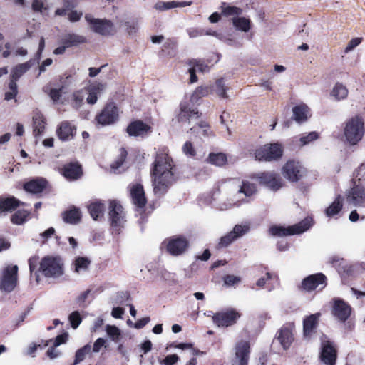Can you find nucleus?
Wrapping results in <instances>:
<instances>
[{"label": "nucleus", "instance_id": "nucleus-1", "mask_svg": "<svg viewBox=\"0 0 365 365\" xmlns=\"http://www.w3.org/2000/svg\"><path fill=\"white\" fill-rule=\"evenodd\" d=\"M175 165L167 153H158L151 169L152 185L156 195H164L175 180Z\"/></svg>", "mask_w": 365, "mask_h": 365}, {"label": "nucleus", "instance_id": "nucleus-2", "mask_svg": "<svg viewBox=\"0 0 365 365\" xmlns=\"http://www.w3.org/2000/svg\"><path fill=\"white\" fill-rule=\"evenodd\" d=\"M257 192L256 185L247 180L242 181L241 185L233 197L227 198L224 201L219 202L217 208L220 210H227L234 207H238L243 203L248 201L247 197H250Z\"/></svg>", "mask_w": 365, "mask_h": 365}, {"label": "nucleus", "instance_id": "nucleus-3", "mask_svg": "<svg viewBox=\"0 0 365 365\" xmlns=\"http://www.w3.org/2000/svg\"><path fill=\"white\" fill-rule=\"evenodd\" d=\"M364 133V123L360 117H353L344 123L343 140L346 145H357L362 140Z\"/></svg>", "mask_w": 365, "mask_h": 365}, {"label": "nucleus", "instance_id": "nucleus-4", "mask_svg": "<svg viewBox=\"0 0 365 365\" xmlns=\"http://www.w3.org/2000/svg\"><path fill=\"white\" fill-rule=\"evenodd\" d=\"M89 29L91 31L103 36H113L118 32V26L115 23L108 19L95 18L91 14L85 15Z\"/></svg>", "mask_w": 365, "mask_h": 365}, {"label": "nucleus", "instance_id": "nucleus-5", "mask_svg": "<svg viewBox=\"0 0 365 365\" xmlns=\"http://www.w3.org/2000/svg\"><path fill=\"white\" fill-rule=\"evenodd\" d=\"M313 225L312 217H307L297 224L291 226L274 225L269 228V232L273 236L284 237L299 235L308 230Z\"/></svg>", "mask_w": 365, "mask_h": 365}, {"label": "nucleus", "instance_id": "nucleus-6", "mask_svg": "<svg viewBox=\"0 0 365 365\" xmlns=\"http://www.w3.org/2000/svg\"><path fill=\"white\" fill-rule=\"evenodd\" d=\"M40 271L46 277H58L63 274V263L60 257H45L40 263Z\"/></svg>", "mask_w": 365, "mask_h": 365}, {"label": "nucleus", "instance_id": "nucleus-7", "mask_svg": "<svg viewBox=\"0 0 365 365\" xmlns=\"http://www.w3.org/2000/svg\"><path fill=\"white\" fill-rule=\"evenodd\" d=\"M283 154V148L278 143L265 144L256 149L255 158L259 161H272L279 159Z\"/></svg>", "mask_w": 365, "mask_h": 365}, {"label": "nucleus", "instance_id": "nucleus-8", "mask_svg": "<svg viewBox=\"0 0 365 365\" xmlns=\"http://www.w3.org/2000/svg\"><path fill=\"white\" fill-rule=\"evenodd\" d=\"M108 217L112 229L119 232L126 222L125 213L120 203L116 200H111L108 207Z\"/></svg>", "mask_w": 365, "mask_h": 365}, {"label": "nucleus", "instance_id": "nucleus-9", "mask_svg": "<svg viewBox=\"0 0 365 365\" xmlns=\"http://www.w3.org/2000/svg\"><path fill=\"white\" fill-rule=\"evenodd\" d=\"M18 282V266L8 265L0 274V289L10 292L16 287Z\"/></svg>", "mask_w": 365, "mask_h": 365}, {"label": "nucleus", "instance_id": "nucleus-10", "mask_svg": "<svg viewBox=\"0 0 365 365\" xmlns=\"http://www.w3.org/2000/svg\"><path fill=\"white\" fill-rule=\"evenodd\" d=\"M241 314L237 310L229 308L214 314L213 323L218 327H228L235 324Z\"/></svg>", "mask_w": 365, "mask_h": 365}, {"label": "nucleus", "instance_id": "nucleus-11", "mask_svg": "<svg viewBox=\"0 0 365 365\" xmlns=\"http://www.w3.org/2000/svg\"><path fill=\"white\" fill-rule=\"evenodd\" d=\"M282 173L286 179L294 182L306 174V169L299 162L289 160L282 167Z\"/></svg>", "mask_w": 365, "mask_h": 365}, {"label": "nucleus", "instance_id": "nucleus-12", "mask_svg": "<svg viewBox=\"0 0 365 365\" xmlns=\"http://www.w3.org/2000/svg\"><path fill=\"white\" fill-rule=\"evenodd\" d=\"M295 325L294 323L286 324L281 327L276 334V340L284 350H287L294 340Z\"/></svg>", "mask_w": 365, "mask_h": 365}, {"label": "nucleus", "instance_id": "nucleus-13", "mask_svg": "<svg viewBox=\"0 0 365 365\" xmlns=\"http://www.w3.org/2000/svg\"><path fill=\"white\" fill-rule=\"evenodd\" d=\"M166 250L173 256L182 255L188 247V241L184 237L175 236L165 240Z\"/></svg>", "mask_w": 365, "mask_h": 365}, {"label": "nucleus", "instance_id": "nucleus-14", "mask_svg": "<svg viewBox=\"0 0 365 365\" xmlns=\"http://www.w3.org/2000/svg\"><path fill=\"white\" fill-rule=\"evenodd\" d=\"M327 277L322 273L311 274L302 282V289L306 292L322 290L327 285Z\"/></svg>", "mask_w": 365, "mask_h": 365}, {"label": "nucleus", "instance_id": "nucleus-15", "mask_svg": "<svg viewBox=\"0 0 365 365\" xmlns=\"http://www.w3.org/2000/svg\"><path fill=\"white\" fill-rule=\"evenodd\" d=\"M337 351L329 340L323 339L321 343L320 360L324 365H335Z\"/></svg>", "mask_w": 365, "mask_h": 365}, {"label": "nucleus", "instance_id": "nucleus-16", "mask_svg": "<svg viewBox=\"0 0 365 365\" xmlns=\"http://www.w3.org/2000/svg\"><path fill=\"white\" fill-rule=\"evenodd\" d=\"M354 181L353 187L346 192V202L354 206L362 205L365 202V187Z\"/></svg>", "mask_w": 365, "mask_h": 365}, {"label": "nucleus", "instance_id": "nucleus-17", "mask_svg": "<svg viewBox=\"0 0 365 365\" xmlns=\"http://www.w3.org/2000/svg\"><path fill=\"white\" fill-rule=\"evenodd\" d=\"M250 346L248 341L241 340L235 346L233 365H247L250 358Z\"/></svg>", "mask_w": 365, "mask_h": 365}, {"label": "nucleus", "instance_id": "nucleus-18", "mask_svg": "<svg viewBox=\"0 0 365 365\" xmlns=\"http://www.w3.org/2000/svg\"><path fill=\"white\" fill-rule=\"evenodd\" d=\"M118 118V109L113 103H108L101 113L96 118L98 123L102 125H110Z\"/></svg>", "mask_w": 365, "mask_h": 365}, {"label": "nucleus", "instance_id": "nucleus-19", "mask_svg": "<svg viewBox=\"0 0 365 365\" xmlns=\"http://www.w3.org/2000/svg\"><path fill=\"white\" fill-rule=\"evenodd\" d=\"M257 180L272 190L276 191L282 187V183L279 175L273 172H262L257 174Z\"/></svg>", "mask_w": 365, "mask_h": 365}, {"label": "nucleus", "instance_id": "nucleus-20", "mask_svg": "<svg viewBox=\"0 0 365 365\" xmlns=\"http://www.w3.org/2000/svg\"><path fill=\"white\" fill-rule=\"evenodd\" d=\"M320 316V313H315L304 317L303 319V337L304 339H311L315 334Z\"/></svg>", "mask_w": 365, "mask_h": 365}, {"label": "nucleus", "instance_id": "nucleus-21", "mask_svg": "<svg viewBox=\"0 0 365 365\" xmlns=\"http://www.w3.org/2000/svg\"><path fill=\"white\" fill-rule=\"evenodd\" d=\"M130 195L132 202L138 208L145 207L147 200L142 185L135 183L129 185Z\"/></svg>", "mask_w": 365, "mask_h": 365}, {"label": "nucleus", "instance_id": "nucleus-22", "mask_svg": "<svg viewBox=\"0 0 365 365\" xmlns=\"http://www.w3.org/2000/svg\"><path fill=\"white\" fill-rule=\"evenodd\" d=\"M332 312L340 322H344L350 317L351 309L344 300L335 299Z\"/></svg>", "mask_w": 365, "mask_h": 365}, {"label": "nucleus", "instance_id": "nucleus-23", "mask_svg": "<svg viewBox=\"0 0 365 365\" xmlns=\"http://www.w3.org/2000/svg\"><path fill=\"white\" fill-rule=\"evenodd\" d=\"M187 66L190 83H194L197 81V73H205L209 71L208 66L200 60H190L187 63Z\"/></svg>", "mask_w": 365, "mask_h": 365}, {"label": "nucleus", "instance_id": "nucleus-24", "mask_svg": "<svg viewBox=\"0 0 365 365\" xmlns=\"http://www.w3.org/2000/svg\"><path fill=\"white\" fill-rule=\"evenodd\" d=\"M198 118L199 113L197 110L191 109L185 103L180 104V111L177 115V120L179 123H190L191 120L197 119Z\"/></svg>", "mask_w": 365, "mask_h": 365}, {"label": "nucleus", "instance_id": "nucleus-25", "mask_svg": "<svg viewBox=\"0 0 365 365\" xmlns=\"http://www.w3.org/2000/svg\"><path fill=\"white\" fill-rule=\"evenodd\" d=\"M76 132L75 126L68 121L62 122L56 130L57 136L62 141H68L73 139Z\"/></svg>", "mask_w": 365, "mask_h": 365}, {"label": "nucleus", "instance_id": "nucleus-26", "mask_svg": "<svg viewBox=\"0 0 365 365\" xmlns=\"http://www.w3.org/2000/svg\"><path fill=\"white\" fill-rule=\"evenodd\" d=\"M105 85L100 82H93L85 88L86 93L88 94L86 101L88 103L93 105L98 100V96L104 90Z\"/></svg>", "mask_w": 365, "mask_h": 365}, {"label": "nucleus", "instance_id": "nucleus-27", "mask_svg": "<svg viewBox=\"0 0 365 365\" xmlns=\"http://www.w3.org/2000/svg\"><path fill=\"white\" fill-rule=\"evenodd\" d=\"M293 118L299 124L306 122L311 116L310 109L304 103H300L292 108Z\"/></svg>", "mask_w": 365, "mask_h": 365}, {"label": "nucleus", "instance_id": "nucleus-28", "mask_svg": "<svg viewBox=\"0 0 365 365\" xmlns=\"http://www.w3.org/2000/svg\"><path fill=\"white\" fill-rule=\"evenodd\" d=\"M33 134L34 137L41 135L45 130L46 120L43 115L39 111H35L33 115Z\"/></svg>", "mask_w": 365, "mask_h": 365}, {"label": "nucleus", "instance_id": "nucleus-29", "mask_svg": "<svg viewBox=\"0 0 365 365\" xmlns=\"http://www.w3.org/2000/svg\"><path fill=\"white\" fill-rule=\"evenodd\" d=\"M127 132L130 135L144 136L150 132V127L142 121L138 120L133 122L128 125Z\"/></svg>", "mask_w": 365, "mask_h": 365}, {"label": "nucleus", "instance_id": "nucleus-30", "mask_svg": "<svg viewBox=\"0 0 365 365\" xmlns=\"http://www.w3.org/2000/svg\"><path fill=\"white\" fill-rule=\"evenodd\" d=\"M190 131L200 139L208 138L212 135L210 125L205 121L198 123L190 128Z\"/></svg>", "mask_w": 365, "mask_h": 365}, {"label": "nucleus", "instance_id": "nucleus-31", "mask_svg": "<svg viewBox=\"0 0 365 365\" xmlns=\"http://www.w3.org/2000/svg\"><path fill=\"white\" fill-rule=\"evenodd\" d=\"M32 59L27 62L16 65L12 68L10 73V81H14L15 83L32 66Z\"/></svg>", "mask_w": 365, "mask_h": 365}, {"label": "nucleus", "instance_id": "nucleus-32", "mask_svg": "<svg viewBox=\"0 0 365 365\" xmlns=\"http://www.w3.org/2000/svg\"><path fill=\"white\" fill-rule=\"evenodd\" d=\"M73 272L78 274L87 272L91 265V260L86 257H77L73 262Z\"/></svg>", "mask_w": 365, "mask_h": 365}, {"label": "nucleus", "instance_id": "nucleus-33", "mask_svg": "<svg viewBox=\"0 0 365 365\" xmlns=\"http://www.w3.org/2000/svg\"><path fill=\"white\" fill-rule=\"evenodd\" d=\"M46 181L43 178L34 179L24 184V190L29 192L36 194L41 192L46 187Z\"/></svg>", "mask_w": 365, "mask_h": 365}, {"label": "nucleus", "instance_id": "nucleus-34", "mask_svg": "<svg viewBox=\"0 0 365 365\" xmlns=\"http://www.w3.org/2000/svg\"><path fill=\"white\" fill-rule=\"evenodd\" d=\"M81 168L77 163L66 165L63 170V176L68 180H76L81 177Z\"/></svg>", "mask_w": 365, "mask_h": 365}, {"label": "nucleus", "instance_id": "nucleus-35", "mask_svg": "<svg viewBox=\"0 0 365 365\" xmlns=\"http://www.w3.org/2000/svg\"><path fill=\"white\" fill-rule=\"evenodd\" d=\"M344 198L341 195H338L333 202L325 210V214L328 217H332L339 213L343 207Z\"/></svg>", "mask_w": 365, "mask_h": 365}, {"label": "nucleus", "instance_id": "nucleus-36", "mask_svg": "<svg viewBox=\"0 0 365 365\" xmlns=\"http://www.w3.org/2000/svg\"><path fill=\"white\" fill-rule=\"evenodd\" d=\"M81 217V211L76 207H72L63 213V220L69 224L78 223Z\"/></svg>", "mask_w": 365, "mask_h": 365}, {"label": "nucleus", "instance_id": "nucleus-37", "mask_svg": "<svg viewBox=\"0 0 365 365\" xmlns=\"http://www.w3.org/2000/svg\"><path fill=\"white\" fill-rule=\"evenodd\" d=\"M20 205V201L14 197L0 198V212H11Z\"/></svg>", "mask_w": 365, "mask_h": 365}, {"label": "nucleus", "instance_id": "nucleus-38", "mask_svg": "<svg viewBox=\"0 0 365 365\" xmlns=\"http://www.w3.org/2000/svg\"><path fill=\"white\" fill-rule=\"evenodd\" d=\"M86 42V38L76 34H68L63 39V43L67 47H71Z\"/></svg>", "mask_w": 365, "mask_h": 365}, {"label": "nucleus", "instance_id": "nucleus-39", "mask_svg": "<svg viewBox=\"0 0 365 365\" xmlns=\"http://www.w3.org/2000/svg\"><path fill=\"white\" fill-rule=\"evenodd\" d=\"M206 160L212 165L220 167L226 164L227 159L225 153H211L209 154Z\"/></svg>", "mask_w": 365, "mask_h": 365}, {"label": "nucleus", "instance_id": "nucleus-40", "mask_svg": "<svg viewBox=\"0 0 365 365\" xmlns=\"http://www.w3.org/2000/svg\"><path fill=\"white\" fill-rule=\"evenodd\" d=\"M232 24L236 29L243 32L249 31L251 27V22L249 19L240 17L239 16L232 17Z\"/></svg>", "mask_w": 365, "mask_h": 365}, {"label": "nucleus", "instance_id": "nucleus-41", "mask_svg": "<svg viewBox=\"0 0 365 365\" xmlns=\"http://www.w3.org/2000/svg\"><path fill=\"white\" fill-rule=\"evenodd\" d=\"M88 211L93 220H97L103 216V204L96 202L91 203L88 207Z\"/></svg>", "mask_w": 365, "mask_h": 365}, {"label": "nucleus", "instance_id": "nucleus-42", "mask_svg": "<svg viewBox=\"0 0 365 365\" xmlns=\"http://www.w3.org/2000/svg\"><path fill=\"white\" fill-rule=\"evenodd\" d=\"M190 4L186 1L178 2V1H158L155 4V8L159 11H165L171 9L175 7H184L189 5Z\"/></svg>", "mask_w": 365, "mask_h": 365}, {"label": "nucleus", "instance_id": "nucleus-43", "mask_svg": "<svg viewBox=\"0 0 365 365\" xmlns=\"http://www.w3.org/2000/svg\"><path fill=\"white\" fill-rule=\"evenodd\" d=\"M212 91V88L209 86H199L192 93L190 97V101L192 103H197L201 98L207 96Z\"/></svg>", "mask_w": 365, "mask_h": 365}, {"label": "nucleus", "instance_id": "nucleus-44", "mask_svg": "<svg viewBox=\"0 0 365 365\" xmlns=\"http://www.w3.org/2000/svg\"><path fill=\"white\" fill-rule=\"evenodd\" d=\"M348 89L342 83H337L334 86L331 95L336 100L341 101L345 99L348 96Z\"/></svg>", "mask_w": 365, "mask_h": 365}, {"label": "nucleus", "instance_id": "nucleus-45", "mask_svg": "<svg viewBox=\"0 0 365 365\" xmlns=\"http://www.w3.org/2000/svg\"><path fill=\"white\" fill-rule=\"evenodd\" d=\"M105 331L107 336L112 341L115 343H118L119 341L122 333L118 327L115 325L107 324L105 327Z\"/></svg>", "mask_w": 365, "mask_h": 365}, {"label": "nucleus", "instance_id": "nucleus-46", "mask_svg": "<svg viewBox=\"0 0 365 365\" xmlns=\"http://www.w3.org/2000/svg\"><path fill=\"white\" fill-rule=\"evenodd\" d=\"M222 14L226 16L237 17L242 14V10L238 7L230 6L226 3H222L221 6Z\"/></svg>", "mask_w": 365, "mask_h": 365}, {"label": "nucleus", "instance_id": "nucleus-47", "mask_svg": "<svg viewBox=\"0 0 365 365\" xmlns=\"http://www.w3.org/2000/svg\"><path fill=\"white\" fill-rule=\"evenodd\" d=\"M119 24V27L123 26L126 31V32L130 36L135 35L138 30V23L135 21H118Z\"/></svg>", "mask_w": 365, "mask_h": 365}, {"label": "nucleus", "instance_id": "nucleus-48", "mask_svg": "<svg viewBox=\"0 0 365 365\" xmlns=\"http://www.w3.org/2000/svg\"><path fill=\"white\" fill-rule=\"evenodd\" d=\"M91 289H88L78 294L76 298V302L79 307L85 308L90 304L88 299L91 295Z\"/></svg>", "mask_w": 365, "mask_h": 365}, {"label": "nucleus", "instance_id": "nucleus-49", "mask_svg": "<svg viewBox=\"0 0 365 365\" xmlns=\"http://www.w3.org/2000/svg\"><path fill=\"white\" fill-rule=\"evenodd\" d=\"M91 348V346L90 344H86L82 348L78 349L75 354L73 365H77L78 364L83 361L86 354L90 352Z\"/></svg>", "mask_w": 365, "mask_h": 365}, {"label": "nucleus", "instance_id": "nucleus-50", "mask_svg": "<svg viewBox=\"0 0 365 365\" xmlns=\"http://www.w3.org/2000/svg\"><path fill=\"white\" fill-rule=\"evenodd\" d=\"M127 156V152L124 148H122L120 151L118 158L111 164V169L114 173H118L119 168L123 164Z\"/></svg>", "mask_w": 365, "mask_h": 365}, {"label": "nucleus", "instance_id": "nucleus-51", "mask_svg": "<svg viewBox=\"0 0 365 365\" xmlns=\"http://www.w3.org/2000/svg\"><path fill=\"white\" fill-rule=\"evenodd\" d=\"M250 230V225L247 223L236 225L231 231L235 238L237 240L239 237H242L247 233Z\"/></svg>", "mask_w": 365, "mask_h": 365}, {"label": "nucleus", "instance_id": "nucleus-52", "mask_svg": "<svg viewBox=\"0 0 365 365\" xmlns=\"http://www.w3.org/2000/svg\"><path fill=\"white\" fill-rule=\"evenodd\" d=\"M227 87L225 86V81L223 78H220L217 80L215 83V91L216 93L221 98H227Z\"/></svg>", "mask_w": 365, "mask_h": 365}, {"label": "nucleus", "instance_id": "nucleus-53", "mask_svg": "<svg viewBox=\"0 0 365 365\" xmlns=\"http://www.w3.org/2000/svg\"><path fill=\"white\" fill-rule=\"evenodd\" d=\"M9 91L5 93L4 99L6 101H11L14 99L18 94V87L16 83L14 81H10L9 83Z\"/></svg>", "mask_w": 365, "mask_h": 365}, {"label": "nucleus", "instance_id": "nucleus-54", "mask_svg": "<svg viewBox=\"0 0 365 365\" xmlns=\"http://www.w3.org/2000/svg\"><path fill=\"white\" fill-rule=\"evenodd\" d=\"M319 138V134L317 132L312 131L307 134L306 135L301 136L299 138L300 145H307L313 141Z\"/></svg>", "mask_w": 365, "mask_h": 365}, {"label": "nucleus", "instance_id": "nucleus-55", "mask_svg": "<svg viewBox=\"0 0 365 365\" xmlns=\"http://www.w3.org/2000/svg\"><path fill=\"white\" fill-rule=\"evenodd\" d=\"M29 215V212L25 210H19L14 213L11 217V221L16 225L24 223Z\"/></svg>", "mask_w": 365, "mask_h": 365}, {"label": "nucleus", "instance_id": "nucleus-56", "mask_svg": "<svg viewBox=\"0 0 365 365\" xmlns=\"http://www.w3.org/2000/svg\"><path fill=\"white\" fill-rule=\"evenodd\" d=\"M182 151L188 158H194L197 154L196 150L190 141H186L183 144Z\"/></svg>", "mask_w": 365, "mask_h": 365}, {"label": "nucleus", "instance_id": "nucleus-57", "mask_svg": "<svg viewBox=\"0 0 365 365\" xmlns=\"http://www.w3.org/2000/svg\"><path fill=\"white\" fill-rule=\"evenodd\" d=\"M237 239L232 234V232L230 231L227 235L222 236L219 242L218 246L219 247H226L229 246L230 244H232L233 242H235Z\"/></svg>", "mask_w": 365, "mask_h": 365}, {"label": "nucleus", "instance_id": "nucleus-58", "mask_svg": "<svg viewBox=\"0 0 365 365\" xmlns=\"http://www.w3.org/2000/svg\"><path fill=\"white\" fill-rule=\"evenodd\" d=\"M225 285L227 287L235 286L241 282L240 277L232 274H227L223 277Z\"/></svg>", "mask_w": 365, "mask_h": 365}, {"label": "nucleus", "instance_id": "nucleus-59", "mask_svg": "<svg viewBox=\"0 0 365 365\" xmlns=\"http://www.w3.org/2000/svg\"><path fill=\"white\" fill-rule=\"evenodd\" d=\"M86 94L85 89L78 90L73 93V98L75 107L78 108L81 105Z\"/></svg>", "mask_w": 365, "mask_h": 365}, {"label": "nucleus", "instance_id": "nucleus-60", "mask_svg": "<svg viewBox=\"0 0 365 365\" xmlns=\"http://www.w3.org/2000/svg\"><path fill=\"white\" fill-rule=\"evenodd\" d=\"M68 319L71 322V327L73 329H76L80 325L82 321L80 313L78 311L73 312L69 315Z\"/></svg>", "mask_w": 365, "mask_h": 365}, {"label": "nucleus", "instance_id": "nucleus-61", "mask_svg": "<svg viewBox=\"0 0 365 365\" xmlns=\"http://www.w3.org/2000/svg\"><path fill=\"white\" fill-rule=\"evenodd\" d=\"M82 16H83V12L78 11L77 10H71L68 13V20L71 22L78 21L81 19V18L82 17Z\"/></svg>", "mask_w": 365, "mask_h": 365}, {"label": "nucleus", "instance_id": "nucleus-62", "mask_svg": "<svg viewBox=\"0 0 365 365\" xmlns=\"http://www.w3.org/2000/svg\"><path fill=\"white\" fill-rule=\"evenodd\" d=\"M106 339H104L103 338H98L93 344V352L98 353L100 351L102 347H106Z\"/></svg>", "mask_w": 365, "mask_h": 365}, {"label": "nucleus", "instance_id": "nucleus-63", "mask_svg": "<svg viewBox=\"0 0 365 365\" xmlns=\"http://www.w3.org/2000/svg\"><path fill=\"white\" fill-rule=\"evenodd\" d=\"M365 175V163H361L355 170L354 172V176H355V178H356L358 180V181L359 182L361 179V178H363L364 176Z\"/></svg>", "mask_w": 365, "mask_h": 365}, {"label": "nucleus", "instance_id": "nucleus-64", "mask_svg": "<svg viewBox=\"0 0 365 365\" xmlns=\"http://www.w3.org/2000/svg\"><path fill=\"white\" fill-rule=\"evenodd\" d=\"M178 361V356L176 354L168 355L163 361L164 365H173Z\"/></svg>", "mask_w": 365, "mask_h": 365}]
</instances>
